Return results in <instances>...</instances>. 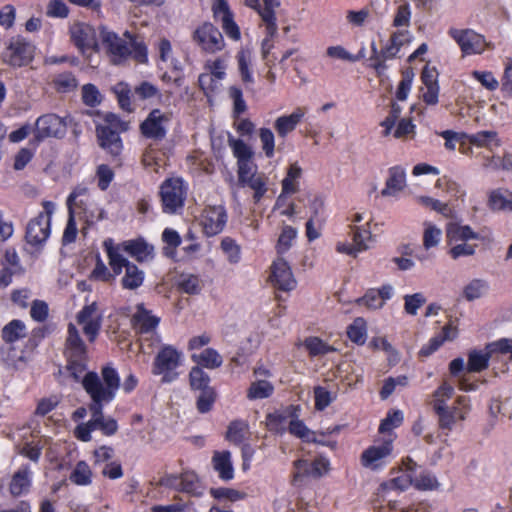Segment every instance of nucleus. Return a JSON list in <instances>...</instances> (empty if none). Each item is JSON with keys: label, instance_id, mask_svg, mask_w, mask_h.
Wrapping results in <instances>:
<instances>
[{"label": "nucleus", "instance_id": "obj_5", "mask_svg": "<svg viewBox=\"0 0 512 512\" xmlns=\"http://www.w3.org/2000/svg\"><path fill=\"white\" fill-rule=\"evenodd\" d=\"M396 434L384 436L381 440L376 439L374 444L367 447L360 455L362 467L377 471L384 468L393 455L394 441Z\"/></svg>", "mask_w": 512, "mask_h": 512}, {"label": "nucleus", "instance_id": "obj_22", "mask_svg": "<svg viewBox=\"0 0 512 512\" xmlns=\"http://www.w3.org/2000/svg\"><path fill=\"white\" fill-rule=\"evenodd\" d=\"M213 13L215 17H221V26L226 36L233 41H239L241 39L240 28L234 20L227 1L216 0L213 5Z\"/></svg>", "mask_w": 512, "mask_h": 512}, {"label": "nucleus", "instance_id": "obj_27", "mask_svg": "<svg viewBox=\"0 0 512 512\" xmlns=\"http://www.w3.org/2000/svg\"><path fill=\"white\" fill-rule=\"evenodd\" d=\"M458 336L457 327L448 323L442 327V330L431 337L419 350L420 357H429L436 352L446 341H452Z\"/></svg>", "mask_w": 512, "mask_h": 512}, {"label": "nucleus", "instance_id": "obj_36", "mask_svg": "<svg viewBox=\"0 0 512 512\" xmlns=\"http://www.w3.org/2000/svg\"><path fill=\"white\" fill-rule=\"evenodd\" d=\"M488 206L493 211H512V192L498 188L490 192Z\"/></svg>", "mask_w": 512, "mask_h": 512}, {"label": "nucleus", "instance_id": "obj_49", "mask_svg": "<svg viewBox=\"0 0 512 512\" xmlns=\"http://www.w3.org/2000/svg\"><path fill=\"white\" fill-rule=\"evenodd\" d=\"M248 430V423L244 420H233L230 422L226 432V439L236 445H239L245 439Z\"/></svg>", "mask_w": 512, "mask_h": 512}, {"label": "nucleus", "instance_id": "obj_25", "mask_svg": "<svg viewBox=\"0 0 512 512\" xmlns=\"http://www.w3.org/2000/svg\"><path fill=\"white\" fill-rule=\"evenodd\" d=\"M446 237L449 243L468 242L470 240H479L483 243H490L489 235H481L475 232L469 225L450 223L446 229Z\"/></svg>", "mask_w": 512, "mask_h": 512}, {"label": "nucleus", "instance_id": "obj_16", "mask_svg": "<svg viewBox=\"0 0 512 512\" xmlns=\"http://www.w3.org/2000/svg\"><path fill=\"white\" fill-rule=\"evenodd\" d=\"M100 35L103 47L113 64L119 65L129 58L131 47L126 40L106 29H102Z\"/></svg>", "mask_w": 512, "mask_h": 512}, {"label": "nucleus", "instance_id": "obj_2", "mask_svg": "<svg viewBox=\"0 0 512 512\" xmlns=\"http://www.w3.org/2000/svg\"><path fill=\"white\" fill-rule=\"evenodd\" d=\"M454 388L444 381L432 394V409L438 417V428L448 435L457 422L464 421L471 411L470 398L458 396L453 405L449 407L447 402L453 397Z\"/></svg>", "mask_w": 512, "mask_h": 512}, {"label": "nucleus", "instance_id": "obj_50", "mask_svg": "<svg viewBox=\"0 0 512 512\" xmlns=\"http://www.w3.org/2000/svg\"><path fill=\"white\" fill-rule=\"evenodd\" d=\"M236 59L242 82L245 84L254 83V78L249 67L251 62L250 52L241 49L240 51H238Z\"/></svg>", "mask_w": 512, "mask_h": 512}, {"label": "nucleus", "instance_id": "obj_53", "mask_svg": "<svg viewBox=\"0 0 512 512\" xmlns=\"http://www.w3.org/2000/svg\"><path fill=\"white\" fill-rule=\"evenodd\" d=\"M219 81L220 80L213 76V74H209L207 72L202 73L198 78V85L203 91V94L207 97L209 103L212 102V99L219 88Z\"/></svg>", "mask_w": 512, "mask_h": 512}, {"label": "nucleus", "instance_id": "obj_39", "mask_svg": "<svg viewBox=\"0 0 512 512\" xmlns=\"http://www.w3.org/2000/svg\"><path fill=\"white\" fill-rule=\"evenodd\" d=\"M348 339L358 345L365 344L367 339V322L363 317H357L346 329Z\"/></svg>", "mask_w": 512, "mask_h": 512}, {"label": "nucleus", "instance_id": "obj_54", "mask_svg": "<svg viewBox=\"0 0 512 512\" xmlns=\"http://www.w3.org/2000/svg\"><path fill=\"white\" fill-rule=\"evenodd\" d=\"M229 97L233 102L232 117L237 120L247 111V104L243 98L242 89L238 86H231L228 90Z\"/></svg>", "mask_w": 512, "mask_h": 512}, {"label": "nucleus", "instance_id": "obj_6", "mask_svg": "<svg viewBox=\"0 0 512 512\" xmlns=\"http://www.w3.org/2000/svg\"><path fill=\"white\" fill-rule=\"evenodd\" d=\"M183 354L171 345L163 346L155 356L152 373L162 377V382H172L178 376L177 369L183 365Z\"/></svg>", "mask_w": 512, "mask_h": 512}, {"label": "nucleus", "instance_id": "obj_38", "mask_svg": "<svg viewBox=\"0 0 512 512\" xmlns=\"http://www.w3.org/2000/svg\"><path fill=\"white\" fill-rule=\"evenodd\" d=\"M26 335V326L24 322L18 319L10 321L2 329V339L7 345H13L14 342L25 338Z\"/></svg>", "mask_w": 512, "mask_h": 512}, {"label": "nucleus", "instance_id": "obj_44", "mask_svg": "<svg viewBox=\"0 0 512 512\" xmlns=\"http://www.w3.org/2000/svg\"><path fill=\"white\" fill-rule=\"evenodd\" d=\"M274 393V386L267 380H257L251 383L247 390L249 400L266 399Z\"/></svg>", "mask_w": 512, "mask_h": 512}, {"label": "nucleus", "instance_id": "obj_32", "mask_svg": "<svg viewBox=\"0 0 512 512\" xmlns=\"http://www.w3.org/2000/svg\"><path fill=\"white\" fill-rule=\"evenodd\" d=\"M302 177V168L297 162L292 163L287 168V173L281 182L282 191L277 199V204L283 196L295 194L299 190V179Z\"/></svg>", "mask_w": 512, "mask_h": 512}, {"label": "nucleus", "instance_id": "obj_58", "mask_svg": "<svg viewBox=\"0 0 512 512\" xmlns=\"http://www.w3.org/2000/svg\"><path fill=\"white\" fill-rule=\"evenodd\" d=\"M228 142L237 163L252 159L253 151L243 140L230 138Z\"/></svg>", "mask_w": 512, "mask_h": 512}, {"label": "nucleus", "instance_id": "obj_24", "mask_svg": "<svg viewBox=\"0 0 512 512\" xmlns=\"http://www.w3.org/2000/svg\"><path fill=\"white\" fill-rule=\"evenodd\" d=\"M293 465L296 469L293 474L295 482L304 476L319 478L329 470V461L323 458L315 459L311 463L305 459H298L294 461Z\"/></svg>", "mask_w": 512, "mask_h": 512}, {"label": "nucleus", "instance_id": "obj_1", "mask_svg": "<svg viewBox=\"0 0 512 512\" xmlns=\"http://www.w3.org/2000/svg\"><path fill=\"white\" fill-rule=\"evenodd\" d=\"M101 376L102 378L95 372H88L82 380V385L92 400L89 411L95 428L101 430L104 435L112 436L117 432L118 424L115 419L104 417L103 405L114 399L120 385V378L111 366H105Z\"/></svg>", "mask_w": 512, "mask_h": 512}, {"label": "nucleus", "instance_id": "obj_3", "mask_svg": "<svg viewBox=\"0 0 512 512\" xmlns=\"http://www.w3.org/2000/svg\"><path fill=\"white\" fill-rule=\"evenodd\" d=\"M104 247L114 274L123 273L120 281L122 288L134 291L141 287L145 279L144 271L120 254V247H114L112 239L105 240Z\"/></svg>", "mask_w": 512, "mask_h": 512}, {"label": "nucleus", "instance_id": "obj_29", "mask_svg": "<svg viewBox=\"0 0 512 512\" xmlns=\"http://www.w3.org/2000/svg\"><path fill=\"white\" fill-rule=\"evenodd\" d=\"M212 466L220 480L229 482L234 479V467L228 450L215 451L212 456Z\"/></svg>", "mask_w": 512, "mask_h": 512}, {"label": "nucleus", "instance_id": "obj_7", "mask_svg": "<svg viewBox=\"0 0 512 512\" xmlns=\"http://www.w3.org/2000/svg\"><path fill=\"white\" fill-rule=\"evenodd\" d=\"M43 211L31 219L26 228V240L29 244L41 245L50 235L51 218L55 211V204L52 201L42 202Z\"/></svg>", "mask_w": 512, "mask_h": 512}, {"label": "nucleus", "instance_id": "obj_18", "mask_svg": "<svg viewBox=\"0 0 512 512\" xmlns=\"http://www.w3.org/2000/svg\"><path fill=\"white\" fill-rule=\"evenodd\" d=\"M96 206L88 194V188L82 185L75 187L67 199L69 214L83 221Z\"/></svg>", "mask_w": 512, "mask_h": 512}, {"label": "nucleus", "instance_id": "obj_13", "mask_svg": "<svg viewBox=\"0 0 512 512\" xmlns=\"http://www.w3.org/2000/svg\"><path fill=\"white\" fill-rule=\"evenodd\" d=\"M194 40L206 53H217L225 47V41L220 30L212 23L206 22L194 31Z\"/></svg>", "mask_w": 512, "mask_h": 512}, {"label": "nucleus", "instance_id": "obj_35", "mask_svg": "<svg viewBox=\"0 0 512 512\" xmlns=\"http://www.w3.org/2000/svg\"><path fill=\"white\" fill-rule=\"evenodd\" d=\"M114 247H120V254L124 251L140 262L147 260L152 251L143 240H129Z\"/></svg>", "mask_w": 512, "mask_h": 512}, {"label": "nucleus", "instance_id": "obj_10", "mask_svg": "<svg viewBox=\"0 0 512 512\" xmlns=\"http://www.w3.org/2000/svg\"><path fill=\"white\" fill-rule=\"evenodd\" d=\"M158 324L159 318L145 309L143 304L136 306V312L132 317V326L140 334L142 342L151 341L150 345H152L154 342L159 343L161 341L160 336L156 332Z\"/></svg>", "mask_w": 512, "mask_h": 512}, {"label": "nucleus", "instance_id": "obj_9", "mask_svg": "<svg viewBox=\"0 0 512 512\" xmlns=\"http://www.w3.org/2000/svg\"><path fill=\"white\" fill-rule=\"evenodd\" d=\"M448 35L458 44L462 56L482 54L487 46L485 37L472 29L450 28Z\"/></svg>", "mask_w": 512, "mask_h": 512}, {"label": "nucleus", "instance_id": "obj_60", "mask_svg": "<svg viewBox=\"0 0 512 512\" xmlns=\"http://www.w3.org/2000/svg\"><path fill=\"white\" fill-rule=\"evenodd\" d=\"M142 164L146 168H152L155 172H158V169L163 165V159L159 156V152L152 144L147 146L143 152Z\"/></svg>", "mask_w": 512, "mask_h": 512}, {"label": "nucleus", "instance_id": "obj_14", "mask_svg": "<svg viewBox=\"0 0 512 512\" xmlns=\"http://www.w3.org/2000/svg\"><path fill=\"white\" fill-rule=\"evenodd\" d=\"M66 129L67 123L65 118H62L54 113H49L40 116L36 120L34 137L38 141L49 137L60 138L64 136Z\"/></svg>", "mask_w": 512, "mask_h": 512}, {"label": "nucleus", "instance_id": "obj_23", "mask_svg": "<svg viewBox=\"0 0 512 512\" xmlns=\"http://www.w3.org/2000/svg\"><path fill=\"white\" fill-rule=\"evenodd\" d=\"M70 37L74 45L81 51L93 49L97 46L94 28L84 22H75L70 26Z\"/></svg>", "mask_w": 512, "mask_h": 512}, {"label": "nucleus", "instance_id": "obj_62", "mask_svg": "<svg viewBox=\"0 0 512 512\" xmlns=\"http://www.w3.org/2000/svg\"><path fill=\"white\" fill-rule=\"evenodd\" d=\"M471 76L489 91H495L499 87V81L491 71L474 70Z\"/></svg>", "mask_w": 512, "mask_h": 512}, {"label": "nucleus", "instance_id": "obj_42", "mask_svg": "<svg viewBox=\"0 0 512 512\" xmlns=\"http://www.w3.org/2000/svg\"><path fill=\"white\" fill-rule=\"evenodd\" d=\"M303 345L311 358L335 352L336 349L317 336L306 337Z\"/></svg>", "mask_w": 512, "mask_h": 512}, {"label": "nucleus", "instance_id": "obj_47", "mask_svg": "<svg viewBox=\"0 0 512 512\" xmlns=\"http://www.w3.org/2000/svg\"><path fill=\"white\" fill-rule=\"evenodd\" d=\"M296 237V228L290 225H284L278 237L277 243L275 245L277 254H285L292 247V242L295 240Z\"/></svg>", "mask_w": 512, "mask_h": 512}, {"label": "nucleus", "instance_id": "obj_37", "mask_svg": "<svg viewBox=\"0 0 512 512\" xmlns=\"http://www.w3.org/2000/svg\"><path fill=\"white\" fill-rule=\"evenodd\" d=\"M194 362L197 368L214 370L222 366L223 357L214 348H205L198 355L194 354Z\"/></svg>", "mask_w": 512, "mask_h": 512}, {"label": "nucleus", "instance_id": "obj_57", "mask_svg": "<svg viewBox=\"0 0 512 512\" xmlns=\"http://www.w3.org/2000/svg\"><path fill=\"white\" fill-rule=\"evenodd\" d=\"M162 240L166 244L163 248L165 256L174 258L176 255V248L181 244L179 234L170 228H166L162 233Z\"/></svg>", "mask_w": 512, "mask_h": 512}, {"label": "nucleus", "instance_id": "obj_64", "mask_svg": "<svg viewBox=\"0 0 512 512\" xmlns=\"http://www.w3.org/2000/svg\"><path fill=\"white\" fill-rule=\"evenodd\" d=\"M411 20V9L408 3H403L397 7L392 25L396 28L408 27Z\"/></svg>", "mask_w": 512, "mask_h": 512}, {"label": "nucleus", "instance_id": "obj_56", "mask_svg": "<svg viewBox=\"0 0 512 512\" xmlns=\"http://www.w3.org/2000/svg\"><path fill=\"white\" fill-rule=\"evenodd\" d=\"M439 482L434 474L426 469L419 472L413 487L419 491H432L439 488Z\"/></svg>", "mask_w": 512, "mask_h": 512}, {"label": "nucleus", "instance_id": "obj_55", "mask_svg": "<svg viewBox=\"0 0 512 512\" xmlns=\"http://www.w3.org/2000/svg\"><path fill=\"white\" fill-rule=\"evenodd\" d=\"M220 247L230 263L236 264L241 260V247L232 237H224Z\"/></svg>", "mask_w": 512, "mask_h": 512}, {"label": "nucleus", "instance_id": "obj_15", "mask_svg": "<svg viewBox=\"0 0 512 512\" xmlns=\"http://www.w3.org/2000/svg\"><path fill=\"white\" fill-rule=\"evenodd\" d=\"M35 46L24 38H13L5 53V62L13 67L28 65L34 58Z\"/></svg>", "mask_w": 512, "mask_h": 512}, {"label": "nucleus", "instance_id": "obj_28", "mask_svg": "<svg viewBox=\"0 0 512 512\" xmlns=\"http://www.w3.org/2000/svg\"><path fill=\"white\" fill-rule=\"evenodd\" d=\"M305 116V109L297 107L289 115L279 116L274 122V128L279 137L285 138L293 132Z\"/></svg>", "mask_w": 512, "mask_h": 512}, {"label": "nucleus", "instance_id": "obj_40", "mask_svg": "<svg viewBox=\"0 0 512 512\" xmlns=\"http://www.w3.org/2000/svg\"><path fill=\"white\" fill-rule=\"evenodd\" d=\"M31 485L30 470L28 467H22L12 477L10 483V493L14 496H20L28 491Z\"/></svg>", "mask_w": 512, "mask_h": 512}, {"label": "nucleus", "instance_id": "obj_52", "mask_svg": "<svg viewBox=\"0 0 512 512\" xmlns=\"http://www.w3.org/2000/svg\"><path fill=\"white\" fill-rule=\"evenodd\" d=\"M489 288L488 282L483 279L471 280L463 289V296L467 301L479 299Z\"/></svg>", "mask_w": 512, "mask_h": 512}, {"label": "nucleus", "instance_id": "obj_46", "mask_svg": "<svg viewBox=\"0 0 512 512\" xmlns=\"http://www.w3.org/2000/svg\"><path fill=\"white\" fill-rule=\"evenodd\" d=\"M69 480L78 486H87L92 482V471L85 461H79L72 470Z\"/></svg>", "mask_w": 512, "mask_h": 512}, {"label": "nucleus", "instance_id": "obj_63", "mask_svg": "<svg viewBox=\"0 0 512 512\" xmlns=\"http://www.w3.org/2000/svg\"><path fill=\"white\" fill-rule=\"evenodd\" d=\"M404 310L407 314L415 316L418 309L425 304L426 298L422 293H414L404 296Z\"/></svg>", "mask_w": 512, "mask_h": 512}, {"label": "nucleus", "instance_id": "obj_43", "mask_svg": "<svg viewBox=\"0 0 512 512\" xmlns=\"http://www.w3.org/2000/svg\"><path fill=\"white\" fill-rule=\"evenodd\" d=\"M241 187H249L253 190V202L258 204L268 191V177L264 173H260L250 178Z\"/></svg>", "mask_w": 512, "mask_h": 512}, {"label": "nucleus", "instance_id": "obj_21", "mask_svg": "<svg viewBox=\"0 0 512 512\" xmlns=\"http://www.w3.org/2000/svg\"><path fill=\"white\" fill-rule=\"evenodd\" d=\"M77 322L82 325L83 332L90 342H93L99 334L102 323V315L98 311L95 302L86 305L77 314Z\"/></svg>", "mask_w": 512, "mask_h": 512}, {"label": "nucleus", "instance_id": "obj_31", "mask_svg": "<svg viewBox=\"0 0 512 512\" xmlns=\"http://www.w3.org/2000/svg\"><path fill=\"white\" fill-rule=\"evenodd\" d=\"M299 405H289L284 411H274L266 415V424L270 431L279 432L288 418H297L300 413Z\"/></svg>", "mask_w": 512, "mask_h": 512}, {"label": "nucleus", "instance_id": "obj_45", "mask_svg": "<svg viewBox=\"0 0 512 512\" xmlns=\"http://www.w3.org/2000/svg\"><path fill=\"white\" fill-rule=\"evenodd\" d=\"M489 352L472 350L468 354V362L466 369L468 372H481L488 368L490 360Z\"/></svg>", "mask_w": 512, "mask_h": 512}, {"label": "nucleus", "instance_id": "obj_19", "mask_svg": "<svg viewBox=\"0 0 512 512\" xmlns=\"http://www.w3.org/2000/svg\"><path fill=\"white\" fill-rule=\"evenodd\" d=\"M395 41V37L393 39H389L388 43L381 50L377 49L375 43L371 44L369 67L375 71L377 77L383 76L385 71L388 69L386 61L398 56L400 49L396 46Z\"/></svg>", "mask_w": 512, "mask_h": 512}, {"label": "nucleus", "instance_id": "obj_26", "mask_svg": "<svg viewBox=\"0 0 512 512\" xmlns=\"http://www.w3.org/2000/svg\"><path fill=\"white\" fill-rule=\"evenodd\" d=\"M394 289L390 284H384L380 288H370L357 300L359 305L370 309H380L385 302L392 298Z\"/></svg>", "mask_w": 512, "mask_h": 512}, {"label": "nucleus", "instance_id": "obj_59", "mask_svg": "<svg viewBox=\"0 0 512 512\" xmlns=\"http://www.w3.org/2000/svg\"><path fill=\"white\" fill-rule=\"evenodd\" d=\"M53 84L58 92L66 93L74 90L78 83L71 72H64L54 78Z\"/></svg>", "mask_w": 512, "mask_h": 512}, {"label": "nucleus", "instance_id": "obj_8", "mask_svg": "<svg viewBox=\"0 0 512 512\" xmlns=\"http://www.w3.org/2000/svg\"><path fill=\"white\" fill-rule=\"evenodd\" d=\"M186 196V187L180 178H169L160 187L162 208L165 213L175 214L182 209Z\"/></svg>", "mask_w": 512, "mask_h": 512}, {"label": "nucleus", "instance_id": "obj_11", "mask_svg": "<svg viewBox=\"0 0 512 512\" xmlns=\"http://www.w3.org/2000/svg\"><path fill=\"white\" fill-rule=\"evenodd\" d=\"M194 390L200 393L196 399L197 410L204 414L209 412L217 399V392L210 386V377L200 368L194 367Z\"/></svg>", "mask_w": 512, "mask_h": 512}, {"label": "nucleus", "instance_id": "obj_12", "mask_svg": "<svg viewBox=\"0 0 512 512\" xmlns=\"http://www.w3.org/2000/svg\"><path fill=\"white\" fill-rule=\"evenodd\" d=\"M228 221V214L223 205L207 206L200 215V226L205 236L213 237L220 234Z\"/></svg>", "mask_w": 512, "mask_h": 512}, {"label": "nucleus", "instance_id": "obj_51", "mask_svg": "<svg viewBox=\"0 0 512 512\" xmlns=\"http://www.w3.org/2000/svg\"><path fill=\"white\" fill-rule=\"evenodd\" d=\"M209 494L211 495V497L218 501L229 502H237L239 500H243L246 497L245 492L228 487L211 488L209 490Z\"/></svg>", "mask_w": 512, "mask_h": 512}, {"label": "nucleus", "instance_id": "obj_34", "mask_svg": "<svg viewBox=\"0 0 512 512\" xmlns=\"http://www.w3.org/2000/svg\"><path fill=\"white\" fill-rule=\"evenodd\" d=\"M159 485L171 487L184 493L185 499L182 501L189 502L192 495V482L188 480V474L184 473L181 476L166 475L159 480Z\"/></svg>", "mask_w": 512, "mask_h": 512}, {"label": "nucleus", "instance_id": "obj_20", "mask_svg": "<svg viewBox=\"0 0 512 512\" xmlns=\"http://www.w3.org/2000/svg\"><path fill=\"white\" fill-rule=\"evenodd\" d=\"M270 280L272 285L281 291L289 292L296 287V280L288 262L278 257L271 265Z\"/></svg>", "mask_w": 512, "mask_h": 512}, {"label": "nucleus", "instance_id": "obj_33", "mask_svg": "<svg viewBox=\"0 0 512 512\" xmlns=\"http://www.w3.org/2000/svg\"><path fill=\"white\" fill-rule=\"evenodd\" d=\"M389 176L385 188L381 191L382 196H391L401 191L406 185V173L401 166H393L388 170Z\"/></svg>", "mask_w": 512, "mask_h": 512}, {"label": "nucleus", "instance_id": "obj_30", "mask_svg": "<svg viewBox=\"0 0 512 512\" xmlns=\"http://www.w3.org/2000/svg\"><path fill=\"white\" fill-rule=\"evenodd\" d=\"M66 353L68 358L87 359V348L79 335V331L72 323L68 325L66 339Z\"/></svg>", "mask_w": 512, "mask_h": 512}, {"label": "nucleus", "instance_id": "obj_17", "mask_svg": "<svg viewBox=\"0 0 512 512\" xmlns=\"http://www.w3.org/2000/svg\"><path fill=\"white\" fill-rule=\"evenodd\" d=\"M169 121V113L162 112L160 109H153L140 124L141 134L154 141H160L166 136V126Z\"/></svg>", "mask_w": 512, "mask_h": 512}, {"label": "nucleus", "instance_id": "obj_48", "mask_svg": "<svg viewBox=\"0 0 512 512\" xmlns=\"http://www.w3.org/2000/svg\"><path fill=\"white\" fill-rule=\"evenodd\" d=\"M288 431L291 435L300 438L304 442L316 441V433L311 431L298 417L291 418Z\"/></svg>", "mask_w": 512, "mask_h": 512}, {"label": "nucleus", "instance_id": "obj_4", "mask_svg": "<svg viewBox=\"0 0 512 512\" xmlns=\"http://www.w3.org/2000/svg\"><path fill=\"white\" fill-rule=\"evenodd\" d=\"M128 130V124L122 121L117 115L107 113L102 123L96 124V136L99 146L117 158L123 150V143L120 133Z\"/></svg>", "mask_w": 512, "mask_h": 512}, {"label": "nucleus", "instance_id": "obj_41", "mask_svg": "<svg viewBox=\"0 0 512 512\" xmlns=\"http://www.w3.org/2000/svg\"><path fill=\"white\" fill-rule=\"evenodd\" d=\"M404 416L403 412L398 409H390L385 418L381 420L378 432L384 434V436L395 434L394 429L400 427L403 424Z\"/></svg>", "mask_w": 512, "mask_h": 512}, {"label": "nucleus", "instance_id": "obj_61", "mask_svg": "<svg viewBox=\"0 0 512 512\" xmlns=\"http://www.w3.org/2000/svg\"><path fill=\"white\" fill-rule=\"evenodd\" d=\"M259 137L265 156L272 158L275 154V137L273 132L269 128H260Z\"/></svg>", "mask_w": 512, "mask_h": 512}]
</instances>
